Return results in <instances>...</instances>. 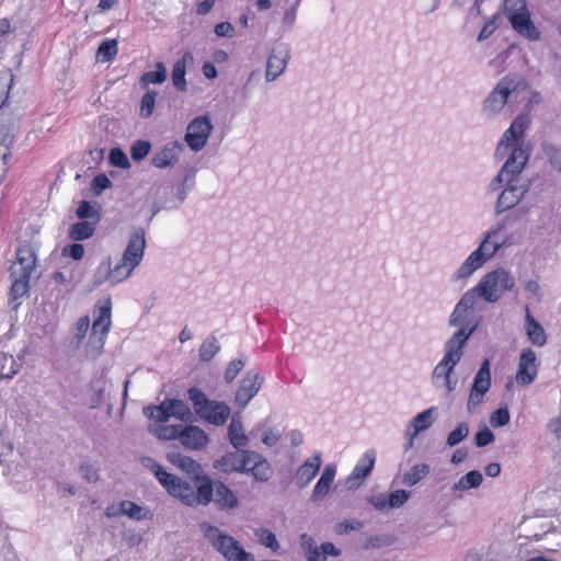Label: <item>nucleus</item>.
<instances>
[{
	"instance_id": "f257e3e1",
	"label": "nucleus",
	"mask_w": 561,
	"mask_h": 561,
	"mask_svg": "<svg viewBox=\"0 0 561 561\" xmlns=\"http://www.w3.org/2000/svg\"><path fill=\"white\" fill-rule=\"evenodd\" d=\"M530 123L531 119L528 113H519L502 135L496 148V154H502L507 149H511V153L500 172L490 182L489 192L500 191L503 183L506 185L511 178L516 179L522 174L529 159L524 134L530 126Z\"/></svg>"
},
{
	"instance_id": "f03ea898",
	"label": "nucleus",
	"mask_w": 561,
	"mask_h": 561,
	"mask_svg": "<svg viewBox=\"0 0 561 561\" xmlns=\"http://www.w3.org/2000/svg\"><path fill=\"white\" fill-rule=\"evenodd\" d=\"M146 249L145 230L136 228L131 232L121 260L112 267L111 259L102 261L95 268L91 285L93 288L108 282L111 286L129 278L134 270L140 264Z\"/></svg>"
},
{
	"instance_id": "7ed1b4c3",
	"label": "nucleus",
	"mask_w": 561,
	"mask_h": 561,
	"mask_svg": "<svg viewBox=\"0 0 561 561\" xmlns=\"http://www.w3.org/2000/svg\"><path fill=\"white\" fill-rule=\"evenodd\" d=\"M145 467L149 468L156 479L173 497L179 499L187 506L208 505L213 500V482L207 476H202L201 484L195 492L192 484L183 479L167 472L161 465L150 457L142 458Z\"/></svg>"
},
{
	"instance_id": "20e7f679",
	"label": "nucleus",
	"mask_w": 561,
	"mask_h": 561,
	"mask_svg": "<svg viewBox=\"0 0 561 561\" xmlns=\"http://www.w3.org/2000/svg\"><path fill=\"white\" fill-rule=\"evenodd\" d=\"M474 328L457 330L445 343L443 358L432 371V381L436 387H444L449 396L457 388V379L453 378L455 367L463 356V348L472 335Z\"/></svg>"
},
{
	"instance_id": "39448f33",
	"label": "nucleus",
	"mask_w": 561,
	"mask_h": 561,
	"mask_svg": "<svg viewBox=\"0 0 561 561\" xmlns=\"http://www.w3.org/2000/svg\"><path fill=\"white\" fill-rule=\"evenodd\" d=\"M505 228V220L492 226L484 233L479 247L453 274V280L468 279L476 271L481 268L506 243L507 238L503 236Z\"/></svg>"
},
{
	"instance_id": "423d86ee",
	"label": "nucleus",
	"mask_w": 561,
	"mask_h": 561,
	"mask_svg": "<svg viewBox=\"0 0 561 561\" xmlns=\"http://www.w3.org/2000/svg\"><path fill=\"white\" fill-rule=\"evenodd\" d=\"M199 527L210 546L226 561H255L254 556L245 551L237 539L225 534L218 527L206 522L202 523Z\"/></svg>"
},
{
	"instance_id": "0eeeda50",
	"label": "nucleus",
	"mask_w": 561,
	"mask_h": 561,
	"mask_svg": "<svg viewBox=\"0 0 561 561\" xmlns=\"http://www.w3.org/2000/svg\"><path fill=\"white\" fill-rule=\"evenodd\" d=\"M187 396L193 403L195 413L213 425L221 426L230 416L231 410L228 404L221 401L209 400L199 388H190Z\"/></svg>"
},
{
	"instance_id": "6e6552de",
	"label": "nucleus",
	"mask_w": 561,
	"mask_h": 561,
	"mask_svg": "<svg viewBox=\"0 0 561 561\" xmlns=\"http://www.w3.org/2000/svg\"><path fill=\"white\" fill-rule=\"evenodd\" d=\"M515 278L504 268H496L485 274L477 284L480 297L488 302H496L502 295L515 287Z\"/></svg>"
},
{
	"instance_id": "1a4fd4ad",
	"label": "nucleus",
	"mask_w": 561,
	"mask_h": 561,
	"mask_svg": "<svg viewBox=\"0 0 561 561\" xmlns=\"http://www.w3.org/2000/svg\"><path fill=\"white\" fill-rule=\"evenodd\" d=\"M111 311V298L105 299L102 305L95 307L94 313L96 316L92 323V331L88 343V352L92 357L99 356L104 347L112 325Z\"/></svg>"
},
{
	"instance_id": "9d476101",
	"label": "nucleus",
	"mask_w": 561,
	"mask_h": 561,
	"mask_svg": "<svg viewBox=\"0 0 561 561\" xmlns=\"http://www.w3.org/2000/svg\"><path fill=\"white\" fill-rule=\"evenodd\" d=\"M516 88V82L508 76L501 78L482 102V114L488 118L496 117L504 110L510 95Z\"/></svg>"
},
{
	"instance_id": "9b49d317",
	"label": "nucleus",
	"mask_w": 561,
	"mask_h": 561,
	"mask_svg": "<svg viewBox=\"0 0 561 561\" xmlns=\"http://www.w3.org/2000/svg\"><path fill=\"white\" fill-rule=\"evenodd\" d=\"M213 131L209 116L201 115L188 123L184 140L191 150L198 152L205 148Z\"/></svg>"
},
{
	"instance_id": "f8f14e48",
	"label": "nucleus",
	"mask_w": 561,
	"mask_h": 561,
	"mask_svg": "<svg viewBox=\"0 0 561 561\" xmlns=\"http://www.w3.org/2000/svg\"><path fill=\"white\" fill-rule=\"evenodd\" d=\"M528 190L529 185L520 182V175L516 179L511 178L497 197L494 206L495 214L501 215L515 207L525 197Z\"/></svg>"
},
{
	"instance_id": "ddd939ff",
	"label": "nucleus",
	"mask_w": 561,
	"mask_h": 561,
	"mask_svg": "<svg viewBox=\"0 0 561 561\" xmlns=\"http://www.w3.org/2000/svg\"><path fill=\"white\" fill-rule=\"evenodd\" d=\"M491 387L490 360L485 358L477 371L470 389L467 409L472 413L484 401V396Z\"/></svg>"
},
{
	"instance_id": "4468645a",
	"label": "nucleus",
	"mask_w": 561,
	"mask_h": 561,
	"mask_svg": "<svg viewBox=\"0 0 561 561\" xmlns=\"http://www.w3.org/2000/svg\"><path fill=\"white\" fill-rule=\"evenodd\" d=\"M263 382L264 377L257 369L248 370L241 379L240 385L236 391L234 403L240 409H244L249 402L257 394Z\"/></svg>"
},
{
	"instance_id": "2eb2a0df",
	"label": "nucleus",
	"mask_w": 561,
	"mask_h": 561,
	"mask_svg": "<svg viewBox=\"0 0 561 561\" xmlns=\"http://www.w3.org/2000/svg\"><path fill=\"white\" fill-rule=\"evenodd\" d=\"M290 48L286 44H279L274 47L267 56L265 80L275 81L280 77L290 60Z\"/></svg>"
},
{
	"instance_id": "dca6fc26",
	"label": "nucleus",
	"mask_w": 561,
	"mask_h": 561,
	"mask_svg": "<svg viewBox=\"0 0 561 561\" xmlns=\"http://www.w3.org/2000/svg\"><path fill=\"white\" fill-rule=\"evenodd\" d=\"M508 20L512 27L523 37L529 41H538L540 32L530 19V14L525 4L518 10L508 14Z\"/></svg>"
},
{
	"instance_id": "f3484780",
	"label": "nucleus",
	"mask_w": 561,
	"mask_h": 561,
	"mask_svg": "<svg viewBox=\"0 0 561 561\" xmlns=\"http://www.w3.org/2000/svg\"><path fill=\"white\" fill-rule=\"evenodd\" d=\"M538 374L537 354L531 348H525L519 356L516 371V382L520 386H528L534 382Z\"/></svg>"
},
{
	"instance_id": "a211bd4d",
	"label": "nucleus",
	"mask_w": 561,
	"mask_h": 561,
	"mask_svg": "<svg viewBox=\"0 0 561 561\" xmlns=\"http://www.w3.org/2000/svg\"><path fill=\"white\" fill-rule=\"evenodd\" d=\"M375 462L376 451L374 449L366 450L346 479L347 489L355 490L359 488L363 481L371 473Z\"/></svg>"
},
{
	"instance_id": "6ab92c4d",
	"label": "nucleus",
	"mask_w": 561,
	"mask_h": 561,
	"mask_svg": "<svg viewBox=\"0 0 561 561\" xmlns=\"http://www.w3.org/2000/svg\"><path fill=\"white\" fill-rule=\"evenodd\" d=\"M247 467L242 473H250L256 482H267L273 469L266 458L254 450H245Z\"/></svg>"
},
{
	"instance_id": "aec40b11",
	"label": "nucleus",
	"mask_w": 561,
	"mask_h": 561,
	"mask_svg": "<svg viewBox=\"0 0 561 561\" xmlns=\"http://www.w3.org/2000/svg\"><path fill=\"white\" fill-rule=\"evenodd\" d=\"M322 465V454L320 451L306 459L295 473L296 484L299 489H305L318 474Z\"/></svg>"
},
{
	"instance_id": "412c9836",
	"label": "nucleus",
	"mask_w": 561,
	"mask_h": 561,
	"mask_svg": "<svg viewBox=\"0 0 561 561\" xmlns=\"http://www.w3.org/2000/svg\"><path fill=\"white\" fill-rule=\"evenodd\" d=\"M182 150L183 145L179 140L168 142L152 156L151 163L158 169L172 167L178 162Z\"/></svg>"
},
{
	"instance_id": "4be33fe9",
	"label": "nucleus",
	"mask_w": 561,
	"mask_h": 561,
	"mask_svg": "<svg viewBox=\"0 0 561 561\" xmlns=\"http://www.w3.org/2000/svg\"><path fill=\"white\" fill-rule=\"evenodd\" d=\"M245 450L231 451L215 460L214 468L225 473L243 472L247 467Z\"/></svg>"
},
{
	"instance_id": "5701e85b",
	"label": "nucleus",
	"mask_w": 561,
	"mask_h": 561,
	"mask_svg": "<svg viewBox=\"0 0 561 561\" xmlns=\"http://www.w3.org/2000/svg\"><path fill=\"white\" fill-rule=\"evenodd\" d=\"M208 436L204 430L196 425L182 426L180 442L186 448L199 450L208 444Z\"/></svg>"
},
{
	"instance_id": "b1692460",
	"label": "nucleus",
	"mask_w": 561,
	"mask_h": 561,
	"mask_svg": "<svg viewBox=\"0 0 561 561\" xmlns=\"http://www.w3.org/2000/svg\"><path fill=\"white\" fill-rule=\"evenodd\" d=\"M336 474V467L333 463H329L324 467L318 482L316 483L312 494L311 501L320 502L322 501L327 494L329 493L331 485L334 481Z\"/></svg>"
},
{
	"instance_id": "393cba45",
	"label": "nucleus",
	"mask_w": 561,
	"mask_h": 561,
	"mask_svg": "<svg viewBox=\"0 0 561 561\" xmlns=\"http://www.w3.org/2000/svg\"><path fill=\"white\" fill-rule=\"evenodd\" d=\"M167 459L182 471L192 476L196 481H202V477L199 476L202 472V467L193 458L184 456L180 453H169L167 455Z\"/></svg>"
},
{
	"instance_id": "a878e982",
	"label": "nucleus",
	"mask_w": 561,
	"mask_h": 561,
	"mask_svg": "<svg viewBox=\"0 0 561 561\" xmlns=\"http://www.w3.org/2000/svg\"><path fill=\"white\" fill-rule=\"evenodd\" d=\"M215 492V503L220 510L234 508L239 502L231 489H229L224 482H216L213 484Z\"/></svg>"
},
{
	"instance_id": "bb28decb",
	"label": "nucleus",
	"mask_w": 561,
	"mask_h": 561,
	"mask_svg": "<svg viewBox=\"0 0 561 561\" xmlns=\"http://www.w3.org/2000/svg\"><path fill=\"white\" fill-rule=\"evenodd\" d=\"M526 332L528 340L536 346H543L547 342V335L542 325L530 314L526 308Z\"/></svg>"
},
{
	"instance_id": "cd10ccee",
	"label": "nucleus",
	"mask_w": 561,
	"mask_h": 561,
	"mask_svg": "<svg viewBox=\"0 0 561 561\" xmlns=\"http://www.w3.org/2000/svg\"><path fill=\"white\" fill-rule=\"evenodd\" d=\"M107 391V379L101 376L91 381L89 387V407L96 409L102 405Z\"/></svg>"
},
{
	"instance_id": "c85d7f7f",
	"label": "nucleus",
	"mask_w": 561,
	"mask_h": 561,
	"mask_svg": "<svg viewBox=\"0 0 561 561\" xmlns=\"http://www.w3.org/2000/svg\"><path fill=\"white\" fill-rule=\"evenodd\" d=\"M228 438L237 450L244 449L249 444V436L244 434L241 420L232 417L228 426Z\"/></svg>"
},
{
	"instance_id": "c756f323",
	"label": "nucleus",
	"mask_w": 561,
	"mask_h": 561,
	"mask_svg": "<svg viewBox=\"0 0 561 561\" xmlns=\"http://www.w3.org/2000/svg\"><path fill=\"white\" fill-rule=\"evenodd\" d=\"M187 60H193V56L191 53H185L181 59L176 60L173 69H172V83L179 91H185L186 90V81H185V73H186V62Z\"/></svg>"
},
{
	"instance_id": "7c9ffc66",
	"label": "nucleus",
	"mask_w": 561,
	"mask_h": 561,
	"mask_svg": "<svg viewBox=\"0 0 561 561\" xmlns=\"http://www.w3.org/2000/svg\"><path fill=\"white\" fill-rule=\"evenodd\" d=\"M483 482V476L479 470H471L462 476L457 482L454 483L451 490L454 492H466L471 489H478Z\"/></svg>"
},
{
	"instance_id": "2f4dec72",
	"label": "nucleus",
	"mask_w": 561,
	"mask_h": 561,
	"mask_svg": "<svg viewBox=\"0 0 561 561\" xmlns=\"http://www.w3.org/2000/svg\"><path fill=\"white\" fill-rule=\"evenodd\" d=\"M435 408H430L416 414L410 422L408 428L412 432V437H416L421 432L430 428L434 422L433 413Z\"/></svg>"
},
{
	"instance_id": "473e14b6",
	"label": "nucleus",
	"mask_w": 561,
	"mask_h": 561,
	"mask_svg": "<svg viewBox=\"0 0 561 561\" xmlns=\"http://www.w3.org/2000/svg\"><path fill=\"white\" fill-rule=\"evenodd\" d=\"M96 225L93 221L80 220L70 227L68 237L73 241L87 240L93 236Z\"/></svg>"
},
{
	"instance_id": "72a5a7b5",
	"label": "nucleus",
	"mask_w": 561,
	"mask_h": 561,
	"mask_svg": "<svg viewBox=\"0 0 561 561\" xmlns=\"http://www.w3.org/2000/svg\"><path fill=\"white\" fill-rule=\"evenodd\" d=\"M170 416H174L183 422H191L193 419V413L190 407L183 401L179 399H169L165 400Z\"/></svg>"
},
{
	"instance_id": "f704fd0d",
	"label": "nucleus",
	"mask_w": 561,
	"mask_h": 561,
	"mask_svg": "<svg viewBox=\"0 0 561 561\" xmlns=\"http://www.w3.org/2000/svg\"><path fill=\"white\" fill-rule=\"evenodd\" d=\"M430 471L431 469L428 465L416 463L403 474L402 483L407 486H414L420 481H422L430 473Z\"/></svg>"
},
{
	"instance_id": "c9c22d12",
	"label": "nucleus",
	"mask_w": 561,
	"mask_h": 561,
	"mask_svg": "<svg viewBox=\"0 0 561 561\" xmlns=\"http://www.w3.org/2000/svg\"><path fill=\"white\" fill-rule=\"evenodd\" d=\"M262 431V443L267 447H273L280 439V432L273 427H265L263 423H257L250 432L251 436H255Z\"/></svg>"
},
{
	"instance_id": "e433bc0d",
	"label": "nucleus",
	"mask_w": 561,
	"mask_h": 561,
	"mask_svg": "<svg viewBox=\"0 0 561 561\" xmlns=\"http://www.w3.org/2000/svg\"><path fill=\"white\" fill-rule=\"evenodd\" d=\"M220 352V344L214 335H209L199 346V359L202 362L211 360Z\"/></svg>"
},
{
	"instance_id": "4c0bfd02",
	"label": "nucleus",
	"mask_w": 561,
	"mask_h": 561,
	"mask_svg": "<svg viewBox=\"0 0 561 561\" xmlns=\"http://www.w3.org/2000/svg\"><path fill=\"white\" fill-rule=\"evenodd\" d=\"M76 214L80 220L93 221L94 224H98L101 219L96 204L88 201L80 202Z\"/></svg>"
},
{
	"instance_id": "58836bf2",
	"label": "nucleus",
	"mask_w": 561,
	"mask_h": 561,
	"mask_svg": "<svg viewBox=\"0 0 561 561\" xmlns=\"http://www.w3.org/2000/svg\"><path fill=\"white\" fill-rule=\"evenodd\" d=\"M16 260L21 266V273H27V275H31L36 262L34 252L26 247L19 248L16 251Z\"/></svg>"
},
{
	"instance_id": "ea45409f",
	"label": "nucleus",
	"mask_w": 561,
	"mask_h": 561,
	"mask_svg": "<svg viewBox=\"0 0 561 561\" xmlns=\"http://www.w3.org/2000/svg\"><path fill=\"white\" fill-rule=\"evenodd\" d=\"M154 71H147L140 78V83L144 87L148 84H161L167 79V69L162 62H157Z\"/></svg>"
},
{
	"instance_id": "a19ab883",
	"label": "nucleus",
	"mask_w": 561,
	"mask_h": 561,
	"mask_svg": "<svg viewBox=\"0 0 561 561\" xmlns=\"http://www.w3.org/2000/svg\"><path fill=\"white\" fill-rule=\"evenodd\" d=\"M13 141L14 136L8 128L0 129V159L3 160V165L8 164V159L11 157L10 147Z\"/></svg>"
},
{
	"instance_id": "79ce46f5",
	"label": "nucleus",
	"mask_w": 561,
	"mask_h": 561,
	"mask_svg": "<svg viewBox=\"0 0 561 561\" xmlns=\"http://www.w3.org/2000/svg\"><path fill=\"white\" fill-rule=\"evenodd\" d=\"M117 41L116 39H105L103 41L96 51V56L102 61H111L117 54Z\"/></svg>"
},
{
	"instance_id": "37998d69",
	"label": "nucleus",
	"mask_w": 561,
	"mask_h": 561,
	"mask_svg": "<svg viewBox=\"0 0 561 561\" xmlns=\"http://www.w3.org/2000/svg\"><path fill=\"white\" fill-rule=\"evenodd\" d=\"M469 435V425L466 422L458 423L456 428L451 431L446 439L448 447H454L462 442Z\"/></svg>"
},
{
	"instance_id": "c03bdc74",
	"label": "nucleus",
	"mask_w": 561,
	"mask_h": 561,
	"mask_svg": "<svg viewBox=\"0 0 561 561\" xmlns=\"http://www.w3.org/2000/svg\"><path fill=\"white\" fill-rule=\"evenodd\" d=\"M181 430V425H159L151 432L160 439L172 440L176 438L180 439Z\"/></svg>"
},
{
	"instance_id": "a18cd8bd",
	"label": "nucleus",
	"mask_w": 561,
	"mask_h": 561,
	"mask_svg": "<svg viewBox=\"0 0 561 561\" xmlns=\"http://www.w3.org/2000/svg\"><path fill=\"white\" fill-rule=\"evenodd\" d=\"M30 277L31 275H27V273H21L19 278L12 283L11 295L14 299L21 298L27 294Z\"/></svg>"
},
{
	"instance_id": "49530a36",
	"label": "nucleus",
	"mask_w": 561,
	"mask_h": 561,
	"mask_svg": "<svg viewBox=\"0 0 561 561\" xmlns=\"http://www.w3.org/2000/svg\"><path fill=\"white\" fill-rule=\"evenodd\" d=\"M467 311L468 310L465 307H462L459 302H457L453 312L449 316V320H448L449 325L450 327L460 325L459 329H461V328L471 329V327L465 324V318H466ZM472 328L476 329V325H472Z\"/></svg>"
},
{
	"instance_id": "de8ad7c7",
	"label": "nucleus",
	"mask_w": 561,
	"mask_h": 561,
	"mask_svg": "<svg viewBox=\"0 0 561 561\" xmlns=\"http://www.w3.org/2000/svg\"><path fill=\"white\" fill-rule=\"evenodd\" d=\"M151 144L147 140H137L130 147V157L134 161L142 160L150 151Z\"/></svg>"
},
{
	"instance_id": "09e8293b",
	"label": "nucleus",
	"mask_w": 561,
	"mask_h": 561,
	"mask_svg": "<svg viewBox=\"0 0 561 561\" xmlns=\"http://www.w3.org/2000/svg\"><path fill=\"white\" fill-rule=\"evenodd\" d=\"M108 160L112 165L121 169H128L130 167L128 157L121 148L111 149Z\"/></svg>"
},
{
	"instance_id": "8fccbe9b",
	"label": "nucleus",
	"mask_w": 561,
	"mask_h": 561,
	"mask_svg": "<svg viewBox=\"0 0 561 561\" xmlns=\"http://www.w3.org/2000/svg\"><path fill=\"white\" fill-rule=\"evenodd\" d=\"M245 360L240 357L231 360L225 370V380L230 383L232 382L239 373L243 369Z\"/></svg>"
},
{
	"instance_id": "3c124183",
	"label": "nucleus",
	"mask_w": 561,
	"mask_h": 561,
	"mask_svg": "<svg viewBox=\"0 0 561 561\" xmlns=\"http://www.w3.org/2000/svg\"><path fill=\"white\" fill-rule=\"evenodd\" d=\"M387 495V504L389 508H399L403 506L410 496L409 492L405 490H397Z\"/></svg>"
},
{
	"instance_id": "603ef678",
	"label": "nucleus",
	"mask_w": 561,
	"mask_h": 561,
	"mask_svg": "<svg viewBox=\"0 0 561 561\" xmlns=\"http://www.w3.org/2000/svg\"><path fill=\"white\" fill-rule=\"evenodd\" d=\"M157 93L154 91H148L144 94L140 103V114L142 117L151 116L154 107Z\"/></svg>"
},
{
	"instance_id": "864d4df0",
	"label": "nucleus",
	"mask_w": 561,
	"mask_h": 561,
	"mask_svg": "<svg viewBox=\"0 0 561 561\" xmlns=\"http://www.w3.org/2000/svg\"><path fill=\"white\" fill-rule=\"evenodd\" d=\"M511 415L506 407L494 411L490 416V423L493 427H502L510 423Z\"/></svg>"
},
{
	"instance_id": "5fc2aeb1",
	"label": "nucleus",
	"mask_w": 561,
	"mask_h": 561,
	"mask_svg": "<svg viewBox=\"0 0 561 561\" xmlns=\"http://www.w3.org/2000/svg\"><path fill=\"white\" fill-rule=\"evenodd\" d=\"M121 512L123 515H127L130 518L140 520L142 507L131 501H122L121 502Z\"/></svg>"
},
{
	"instance_id": "6e6d98bb",
	"label": "nucleus",
	"mask_w": 561,
	"mask_h": 561,
	"mask_svg": "<svg viewBox=\"0 0 561 561\" xmlns=\"http://www.w3.org/2000/svg\"><path fill=\"white\" fill-rule=\"evenodd\" d=\"M363 527V523L357 519L343 520L334 526V531L337 535H346L353 530H359Z\"/></svg>"
},
{
	"instance_id": "4d7b16f0",
	"label": "nucleus",
	"mask_w": 561,
	"mask_h": 561,
	"mask_svg": "<svg viewBox=\"0 0 561 561\" xmlns=\"http://www.w3.org/2000/svg\"><path fill=\"white\" fill-rule=\"evenodd\" d=\"M479 297L480 291L477 289L476 285L473 288L466 291L458 302L467 310H470L474 308Z\"/></svg>"
},
{
	"instance_id": "13d9d810",
	"label": "nucleus",
	"mask_w": 561,
	"mask_h": 561,
	"mask_svg": "<svg viewBox=\"0 0 561 561\" xmlns=\"http://www.w3.org/2000/svg\"><path fill=\"white\" fill-rule=\"evenodd\" d=\"M494 439H495V436H494L493 432L488 427H484V428L478 431L474 435V444L477 447H484V446L493 443Z\"/></svg>"
},
{
	"instance_id": "bf43d9fd",
	"label": "nucleus",
	"mask_w": 561,
	"mask_h": 561,
	"mask_svg": "<svg viewBox=\"0 0 561 561\" xmlns=\"http://www.w3.org/2000/svg\"><path fill=\"white\" fill-rule=\"evenodd\" d=\"M299 2H300V0H296V2L290 8H288L284 13L282 23H283V26L287 30L291 28L296 22Z\"/></svg>"
},
{
	"instance_id": "052dcab7",
	"label": "nucleus",
	"mask_w": 561,
	"mask_h": 561,
	"mask_svg": "<svg viewBox=\"0 0 561 561\" xmlns=\"http://www.w3.org/2000/svg\"><path fill=\"white\" fill-rule=\"evenodd\" d=\"M546 154L551 167L561 173V149L550 146L546 150Z\"/></svg>"
},
{
	"instance_id": "680f3d73",
	"label": "nucleus",
	"mask_w": 561,
	"mask_h": 561,
	"mask_svg": "<svg viewBox=\"0 0 561 561\" xmlns=\"http://www.w3.org/2000/svg\"><path fill=\"white\" fill-rule=\"evenodd\" d=\"M62 254L76 261L81 260L84 254V247L81 243H72L62 249Z\"/></svg>"
},
{
	"instance_id": "e2e57ef3",
	"label": "nucleus",
	"mask_w": 561,
	"mask_h": 561,
	"mask_svg": "<svg viewBox=\"0 0 561 561\" xmlns=\"http://www.w3.org/2000/svg\"><path fill=\"white\" fill-rule=\"evenodd\" d=\"M112 185L111 181L105 174H98L92 180V190L95 195H100L104 190Z\"/></svg>"
},
{
	"instance_id": "0e129e2a",
	"label": "nucleus",
	"mask_w": 561,
	"mask_h": 561,
	"mask_svg": "<svg viewBox=\"0 0 561 561\" xmlns=\"http://www.w3.org/2000/svg\"><path fill=\"white\" fill-rule=\"evenodd\" d=\"M495 20L496 15L492 16L484 23L480 33L478 34L479 42L485 41L494 33V31L496 30Z\"/></svg>"
},
{
	"instance_id": "69168bd1",
	"label": "nucleus",
	"mask_w": 561,
	"mask_h": 561,
	"mask_svg": "<svg viewBox=\"0 0 561 561\" xmlns=\"http://www.w3.org/2000/svg\"><path fill=\"white\" fill-rule=\"evenodd\" d=\"M388 495L386 493H379L376 495H371L367 499L368 503L373 505L378 511L389 510L387 504Z\"/></svg>"
},
{
	"instance_id": "338daca9",
	"label": "nucleus",
	"mask_w": 561,
	"mask_h": 561,
	"mask_svg": "<svg viewBox=\"0 0 561 561\" xmlns=\"http://www.w3.org/2000/svg\"><path fill=\"white\" fill-rule=\"evenodd\" d=\"M260 541L263 546L270 548L273 551H277L279 548L277 538L272 531L263 530V535L261 536Z\"/></svg>"
},
{
	"instance_id": "774afa93",
	"label": "nucleus",
	"mask_w": 561,
	"mask_h": 561,
	"mask_svg": "<svg viewBox=\"0 0 561 561\" xmlns=\"http://www.w3.org/2000/svg\"><path fill=\"white\" fill-rule=\"evenodd\" d=\"M81 476L89 482H95L99 479L96 468L91 463H83L80 466Z\"/></svg>"
}]
</instances>
